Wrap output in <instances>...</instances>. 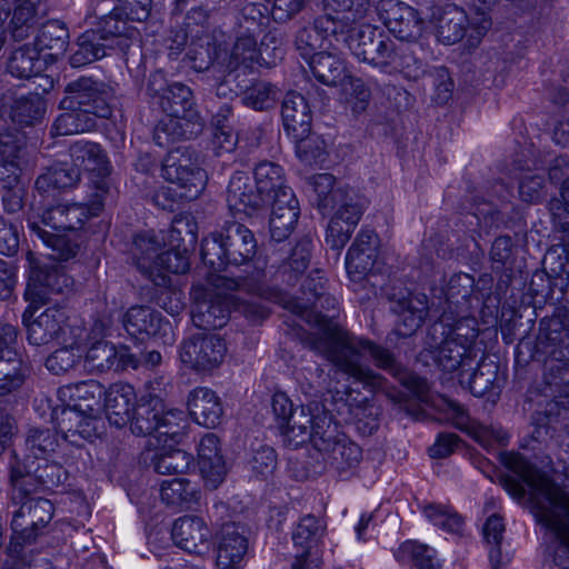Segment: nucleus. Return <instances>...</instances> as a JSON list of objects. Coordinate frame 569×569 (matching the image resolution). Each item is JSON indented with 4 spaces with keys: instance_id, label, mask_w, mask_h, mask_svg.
<instances>
[{
    "instance_id": "f257e3e1",
    "label": "nucleus",
    "mask_w": 569,
    "mask_h": 569,
    "mask_svg": "<svg viewBox=\"0 0 569 569\" xmlns=\"http://www.w3.org/2000/svg\"><path fill=\"white\" fill-rule=\"evenodd\" d=\"M286 308L318 328L317 332L306 336L303 345L328 360L337 371L362 383L371 391L383 390L386 379L365 363V360L370 358L376 367L388 371L417 392L422 391L426 381L409 377L389 349L355 336L335 321L337 300L327 291L309 303L288 300Z\"/></svg>"
},
{
    "instance_id": "f03ea898",
    "label": "nucleus",
    "mask_w": 569,
    "mask_h": 569,
    "mask_svg": "<svg viewBox=\"0 0 569 569\" xmlns=\"http://www.w3.org/2000/svg\"><path fill=\"white\" fill-rule=\"evenodd\" d=\"M502 462L519 477H502L503 488L519 501L528 497L537 521L553 532L569 553V493L520 453H506Z\"/></svg>"
},
{
    "instance_id": "7ed1b4c3",
    "label": "nucleus",
    "mask_w": 569,
    "mask_h": 569,
    "mask_svg": "<svg viewBox=\"0 0 569 569\" xmlns=\"http://www.w3.org/2000/svg\"><path fill=\"white\" fill-rule=\"evenodd\" d=\"M309 184L322 214L333 212L327 227L326 243L339 251L350 240L369 202L356 189L336 186V178L331 173L315 174L309 179Z\"/></svg>"
},
{
    "instance_id": "20e7f679",
    "label": "nucleus",
    "mask_w": 569,
    "mask_h": 569,
    "mask_svg": "<svg viewBox=\"0 0 569 569\" xmlns=\"http://www.w3.org/2000/svg\"><path fill=\"white\" fill-rule=\"evenodd\" d=\"M356 41L351 47L353 56L382 73H401L409 80H417L425 74V63L411 46L397 44L377 28H366Z\"/></svg>"
},
{
    "instance_id": "39448f33",
    "label": "nucleus",
    "mask_w": 569,
    "mask_h": 569,
    "mask_svg": "<svg viewBox=\"0 0 569 569\" xmlns=\"http://www.w3.org/2000/svg\"><path fill=\"white\" fill-rule=\"evenodd\" d=\"M257 252L253 232L237 221H227L219 232H212L201 244V258L214 272L229 266L248 264Z\"/></svg>"
},
{
    "instance_id": "423d86ee",
    "label": "nucleus",
    "mask_w": 569,
    "mask_h": 569,
    "mask_svg": "<svg viewBox=\"0 0 569 569\" xmlns=\"http://www.w3.org/2000/svg\"><path fill=\"white\" fill-rule=\"evenodd\" d=\"M448 319L447 316L437 319L428 328L417 361L425 367H435L446 372H460L466 367L472 368L477 353H471L463 345L446 336L443 326L448 323Z\"/></svg>"
},
{
    "instance_id": "0eeeda50",
    "label": "nucleus",
    "mask_w": 569,
    "mask_h": 569,
    "mask_svg": "<svg viewBox=\"0 0 569 569\" xmlns=\"http://www.w3.org/2000/svg\"><path fill=\"white\" fill-rule=\"evenodd\" d=\"M167 247L157 253L154 261L156 273L168 279V273H184L190 268V252L198 240V226L191 214L176 217L167 230Z\"/></svg>"
},
{
    "instance_id": "6e6552de",
    "label": "nucleus",
    "mask_w": 569,
    "mask_h": 569,
    "mask_svg": "<svg viewBox=\"0 0 569 569\" xmlns=\"http://www.w3.org/2000/svg\"><path fill=\"white\" fill-rule=\"evenodd\" d=\"M67 470L57 462L48 459H18L10 468V482L16 491L27 497L39 490L51 491L64 483Z\"/></svg>"
},
{
    "instance_id": "1a4fd4ad",
    "label": "nucleus",
    "mask_w": 569,
    "mask_h": 569,
    "mask_svg": "<svg viewBox=\"0 0 569 569\" xmlns=\"http://www.w3.org/2000/svg\"><path fill=\"white\" fill-rule=\"evenodd\" d=\"M347 24L335 21L332 14L317 17L309 26L299 28L293 36V47L296 51L305 59L309 60L325 47L340 50L349 49L347 38Z\"/></svg>"
},
{
    "instance_id": "9d476101",
    "label": "nucleus",
    "mask_w": 569,
    "mask_h": 569,
    "mask_svg": "<svg viewBox=\"0 0 569 569\" xmlns=\"http://www.w3.org/2000/svg\"><path fill=\"white\" fill-rule=\"evenodd\" d=\"M69 151L72 163L80 171L83 169L90 172V183L93 189L91 197L96 198L93 213H97L102 210L104 199L110 190L111 166L108 156L99 143L84 140L72 143Z\"/></svg>"
},
{
    "instance_id": "9b49d317",
    "label": "nucleus",
    "mask_w": 569,
    "mask_h": 569,
    "mask_svg": "<svg viewBox=\"0 0 569 569\" xmlns=\"http://www.w3.org/2000/svg\"><path fill=\"white\" fill-rule=\"evenodd\" d=\"M64 93L59 103L60 109L77 108L99 119L111 117L112 110L108 103L110 88L103 81L92 77H80L66 86Z\"/></svg>"
},
{
    "instance_id": "f8f14e48",
    "label": "nucleus",
    "mask_w": 569,
    "mask_h": 569,
    "mask_svg": "<svg viewBox=\"0 0 569 569\" xmlns=\"http://www.w3.org/2000/svg\"><path fill=\"white\" fill-rule=\"evenodd\" d=\"M332 411L340 422L352 425L361 436H371L379 428V407L361 392L347 388L332 397Z\"/></svg>"
},
{
    "instance_id": "ddd939ff",
    "label": "nucleus",
    "mask_w": 569,
    "mask_h": 569,
    "mask_svg": "<svg viewBox=\"0 0 569 569\" xmlns=\"http://www.w3.org/2000/svg\"><path fill=\"white\" fill-rule=\"evenodd\" d=\"M161 176L169 182L183 189L182 197L188 200L197 199L206 189L208 174L192 160L189 149H176L163 159Z\"/></svg>"
},
{
    "instance_id": "4468645a",
    "label": "nucleus",
    "mask_w": 569,
    "mask_h": 569,
    "mask_svg": "<svg viewBox=\"0 0 569 569\" xmlns=\"http://www.w3.org/2000/svg\"><path fill=\"white\" fill-rule=\"evenodd\" d=\"M54 513L52 502L44 498L26 499L13 512L11 529L16 546L32 543L43 533Z\"/></svg>"
},
{
    "instance_id": "2eb2a0df",
    "label": "nucleus",
    "mask_w": 569,
    "mask_h": 569,
    "mask_svg": "<svg viewBox=\"0 0 569 569\" xmlns=\"http://www.w3.org/2000/svg\"><path fill=\"white\" fill-rule=\"evenodd\" d=\"M224 340L214 333H198L180 346L181 361L196 371H210L219 367L226 356Z\"/></svg>"
},
{
    "instance_id": "dca6fc26",
    "label": "nucleus",
    "mask_w": 569,
    "mask_h": 569,
    "mask_svg": "<svg viewBox=\"0 0 569 569\" xmlns=\"http://www.w3.org/2000/svg\"><path fill=\"white\" fill-rule=\"evenodd\" d=\"M51 420L62 433L66 441L80 448L84 441H92L98 436L100 420L94 413L70 405L52 409Z\"/></svg>"
},
{
    "instance_id": "f3484780",
    "label": "nucleus",
    "mask_w": 569,
    "mask_h": 569,
    "mask_svg": "<svg viewBox=\"0 0 569 569\" xmlns=\"http://www.w3.org/2000/svg\"><path fill=\"white\" fill-rule=\"evenodd\" d=\"M88 18L97 19L91 24L100 31L104 41L116 50L126 52L130 47L129 26L123 11L119 10L116 0H91Z\"/></svg>"
},
{
    "instance_id": "a211bd4d",
    "label": "nucleus",
    "mask_w": 569,
    "mask_h": 569,
    "mask_svg": "<svg viewBox=\"0 0 569 569\" xmlns=\"http://www.w3.org/2000/svg\"><path fill=\"white\" fill-rule=\"evenodd\" d=\"M379 17L390 33L401 41H416L423 31L425 21L419 12L400 0H382Z\"/></svg>"
},
{
    "instance_id": "6ab92c4d",
    "label": "nucleus",
    "mask_w": 569,
    "mask_h": 569,
    "mask_svg": "<svg viewBox=\"0 0 569 569\" xmlns=\"http://www.w3.org/2000/svg\"><path fill=\"white\" fill-rule=\"evenodd\" d=\"M167 230H148L132 237L130 252L139 271L156 286L167 287L168 279L156 273L154 261L157 253L167 247Z\"/></svg>"
},
{
    "instance_id": "aec40b11",
    "label": "nucleus",
    "mask_w": 569,
    "mask_h": 569,
    "mask_svg": "<svg viewBox=\"0 0 569 569\" xmlns=\"http://www.w3.org/2000/svg\"><path fill=\"white\" fill-rule=\"evenodd\" d=\"M492 192L500 200V207L487 202L477 204L472 216L478 223L483 224L486 229L519 227L523 216L521 210L510 202L511 191L509 188L502 181H497L492 186Z\"/></svg>"
},
{
    "instance_id": "412c9836",
    "label": "nucleus",
    "mask_w": 569,
    "mask_h": 569,
    "mask_svg": "<svg viewBox=\"0 0 569 569\" xmlns=\"http://www.w3.org/2000/svg\"><path fill=\"white\" fill-rule=\"evenodd\" d=\"M391 311L397 316L395 332L399 337L413 336L425 323L429 312H436L435 303H429L427 295L408 292L391 301Z\"/></svg>"
},
{
    "instance_id": "4be33fe9",
    "label": "nucleus",
    "mask_w": 569,
    "mask_h": 569,
    "mask_svg": "<svg viewBox=\"0 0 569 569\" xmlns=\"http://www.w3.org/2000/svg\"><path fill=\"white\" fill-rule=\"evenodd\" d=\"M429 16V22L436 30L438 40L443 44H455L466 38L469 49H475L469 43L471 18L465 10L453 3L433 6Z\"/></svg>"
},
{
    "instance_id": "5701e85b",
    "label": "nucleus",
    "mask_w": 569,
    "mask_h": 569,
    "mask_svg": "<svg viewBox=\"0 0 569 569\" xmlns=\"http://www.w3.org/2000/svg\"><path fill=\"white\" fill-rule=\"evenodd\" d=\"M536 352L545 359L565 363L569 369V323L558 317L541 319Z\"/></svg>"
},
{
    "instance_id": "b1692460",
    "label": "nucleus",
    "mask_w": 569,
    "mask_h": 569,
    "mask_svg": "<svg viewBox=\"0 0 569 569\" xmlns=\"http://www.w3.org/2000/svg\"><path fill=\"white\" fill-rule=\"evenodd\" d=\"M67 320L66 310L59 307H49L33 319L32 306H29L22 315L27 339L33 346H44L58 339L63 332Z\"/></svg>"
},
{
    "instance_id": "393cba45",
    "label": "nucleus",
    "mask_w": 569,
    "mask_h": 569,
    "mask_svg": "<svg viewBox=\"0 0 569 569\" xmlns=\"http://www.w3.org/2000/svg\"><path fill=\"white\" fill-rule=\"evenodd\" d=\"M94 197L90 200L89 206L80 203L70 204H57L49 207L43 210L41 214L32 216L36 220L40 221V224L50 230L57 232H71L80 230L84 222L91 216H98L100 211L94 212L93 201Z\"/></svg>"
},
{
    "instance_id": "a878e982",
    "label": "nucleus",
    "mask_w": 569,
    "mask_h": 569,
    "mask_svg": "<svg viewBox=\"0 0 569 569\" xmlns=\"http://www.w3.org/2000/svg\"><path fill=\"white\" fill-rule=\"evenodd\" d=\"M248 530L237 522H224L219 531L217 569H240L248 551Z\"/></svg>"
},
{
    "instance_id": "bb28decb",
    "label": "nucleus",
    "mask_w": 569,
    "mask_h": 569,
    "mask_svg": "<svg viewBox=\"0 0 569 569\" xmlns=\"http://www.w3.org/2000/svg\"><path fill=\"white\" fill-rule=\"evenodd\" d=\"M227 203L231 211L252 217L267 206V200L252 184L248 172L236 171L228 183Z\"/></svg>"
},
{
    "instance_id": "cd10ccee",
    "label": "nucleus",
    "mask_w": 569,
    "mask_h": 569,
    "mask_svg": "<svg viewBox=\"0 0 569 569\" xmlns=\"http://www.w3.org/2000/svg\"><path fill=\"white\" fill-rule=\"evenodd\" d=\"M379 239L371 229H361L349 248L346 269L353 281L362 280L373 268L378 257Z\"/></svg>"
},
{
    "instance_id": "c85d7f7f",
    "label": "nucleus",
    "mask_w": 569,
    "mask_h": 569,
    "mask_svg": "<svg viewBox=\"0 0 569 569\" xmlns=\"http://www.w3.org/2000/svg\"><path fill=\"white\" fill-rule=\"evenodd\" d=\"M204 128V120L197 109L186 112L184 116H171L161 119L154 127V141L164 146L179 140L197 138Z\"/></svg>"
},
{
    "instance_id": "c756f323",
    "label": "nucleus",
    "mask_w": 569,
    "mask_h": 569,
    "mask_svg": "<svg viewBox=\"0 0 569 569\" xmlns=\"http://www.w3.org/2000/svg\"><path fill=\"white\" fill-rule=\"evenodd\" d=\"M123 328L129 336L143 340L144 337L164 336L170 322L156 309L133 306L122 317Z\"/></svg>"
},
{
    "instance_id": "7c9ffc66",
    "label": "nucleus",
    "mask_w": 569,
    "mask_h": 569,
    "mask_svg": "<svg viewBox=\"0 0 569 569\" xmlns=\"http://www.w3.org/2000/svg\"><path fill=\"white\" fill-rule=\"evenodd\" d=\"M171 537L178 548L189 553L201 555L209 549L210 530L203 519L196 516L177 519Z\"/></svg>"
},
{
    "instance_id": "2f4dec72",
    "label": "nucleus",
    "mask_w": 569,
    "mask_h": 569,
    "mask_svg": "<svg viewBox=\"0 0 569 569\" xmlns=\"http://www.w3.org/2000/svg\"><path fill=\"white\" fill-rule=\"evenodd\" d=\"M471 368L466 367L459 372V382L468 388L475 397L489 395L492 401L499 397L501 385L499 379V366L495 361L481 360L477 368L469 373Z\"/></svg>"
},
{
    "instance_id": "473e14b6",
    "label": "nucleus",
    "mask_w": 569,
    "mask_h": 569,
    "mask_svg": "<svg viewBox=\"0 0 569 569\" xmlns=\"http://www.w3.org/2000/svg\"><path fill=\"white\" fill-rule=\"evenodd\" d=\"M137 405L136 391L128 383H113L106 390V415L109 422L118 428H122L131 421Z\"/></svg>"
},
{
    "instance_id": "72a5a7b5",
    "label": "nucleus",
    "mask_w": 569,
    "mask_h": 569,
    "mask_svg": "<svg viewBox=\"0 0 569 569\" xmlns=\"http://www.w3.org/2000/svg\"><path fill=\"white\" fill-rule=\"evenodd\" d=\"M70 284V278L60 269L41 268L31 276L24 296L32 305H44L50 293H62Z\"/></svg>"
},
{
    "instance_id": "f704fd0d",
    "label": "nucleus",
    "mask_w": 569,
    "mask_h": 569,
    "mask_svg": "<svg viewBox=\"0 0 569 569\" xmlns=\"http://www.w3.org/2000/svg\"><path fill=\"white\" fill-rule=\"evenodd\" d=\"M188 410L200 426L216 428L223 416V407L218 395L206 387L196 388L189 393Z\"/></svg>"
},
{
    "instance_id": "c9c22d12",
    "label": "nucleus",
    "mask_w": 569,
    "mask_h": 569,
    "mask_svg": "<svg viewBox=\"0 0 569 569\" xmlns=\"http://www.w3.org/2000/svg\"><path fill=\"white\" fill-rule=\"evenodd\" d=\"M327 9L332 10L336 14H332L335 21L343 22L347 24V38L349 40V50L356 43L359 34L366 28H373L370 24L356 26V23L362 20L369 8V0H323Z\"/></svg>"
},
{
    "instance_id": "e433bc0d",
    "label": "nucleus",
    "mask_w": 569,
    "mask_h": 569,
    "mask_svg": "<svg viewBox=\"0 0 569 569\" xmlns=\"http://www.w3.org/2000/svg\"><path fill=\"white\" fill-rule=\"evenodd\" d=\"M283 128L290 137H305L311 131L312 116L306 98L288 92L281 103Z\"/></svg>"
},
{
    "instance_id": "4c0bfd02",
    "label": "nucleus",
    "mask_w": 569,
    "mask_h": 569,
    "mask_svg": "<svg viewBox=\"0 0 569 569\" xmlns=\"http://www.w3.org/2000/svg\"><path fill=\"white\" fill-rule=\"evenodd\" d=\"M318 453L325 466L339 475L356 468L362 458L361 448L343 433L330 442L328 450H320Z\"/></svg>"
},
{
    "instance_id": "58836bf2",
    "label": "nucleus",
    "mask_w": 569,
    "mask_h": 569,
    "mask_svg": "<svg viewBox=\"0 0 569 569\" xmlns=\"http://www.w3.org/2000/svg\"><path fill=\"white\" fill-rule=\"evenodd\" d=\"M76 47L77 49L69 59L73 68H80L100 60L114 50L110 43L104 41L103 36L94 27L78 37Z\"/></svg>"
},
{
    "instance_id": "ea45409f",
    "label": "nucleus",
    "mask_w": 569,
    "mask_h": 569,
    "mask_svg": "<svg viewBox=\"0 0 569 569\" xmlns=\"http://www.w3.org/2000/svg\"><path fill=\"white\" fill-rule=\"evenodd\" d=\"M476 281L472 276L468 273L453 274L442 293L445 302L441 306L442 310H453L461 312H469L472 308V300H479L475 296Z\"/></svg>"
},
{
    "instance_id": "a19ab883",
    "label": "nucleus",
    "mask_w": 569,
    "mask_h": 569,
    "mask_svg": "<svg viewBox=\"0 0 569 569\" xmlns=\"http://www.w3.org/2000/svg\"><path fill=\"white\" fill-rule=\"evenodd\" d=\"M307 62L313 78L327 87H338L348 78L346 62L336 53L320 51Z\"/></svg>"
},
{
    "instance_id": "79ce46f5",
    "label": "nucleus",
    "mask_w": 569,
    "mask_h": 569,
    "mask_svg": "<svg viewBox=\"0 0 569 569\" xmlns=\"http://www.w3.org/2000/svg\"><path fill=\"white\" fill-rule=\"evenodd\" d=\"M447 316L448 323L443 326L445 333L448 338L455 340L459 345H463L466 349L471 353H477L475 349V342L478 337L477 320L469 312L442 310L438 319H443Z\"/></svg>"
},
{
    "instance_id": "37998d69",
    "label": "nucleus",
    "mask_w": 569,
    "mask_h": 569,
    "mask_svg": "<svg viewBox=\"0 0 569 569\" xmlns=\"http://www.w3.org/2000/svg\"><path fill=\"white\" fill-rule=\"evenodd\" d=\"M28 228L32 234L52 250L50 257L54 260L68 261L76 257L79 243L67 232L50 231L40 224L33 217L27 219Z\"/></svg>"
},
{
    "instance_id": "c03bdc74",
    "label": "nucleus",
    "mask_w": 569,
    "mask_h": 569,
    "mask_svg": "<svg viewBox=\"0 0 569 569\" xmlns=\"http://www.w3.org/2000/svg\"><path fill=\"white\" fill-rule=\"evenodd\" d=\"M545 392L557 408L569 410V369L565 363L545 359Z\"/></svg>"
},
{
    "instance_id": "a18cd8bd",
    "label": "nucleus",
    "mask_w": 569,
    "mask_h": 569,
    "mask_svg": "<svg viewBox=\"0 0 569 569\" xmlns=\"http://www.w3.org/2000/svg\"><path fill=\"white\" fill-rule=\"evenodd\" d=\"M80 170L72 161L57 162L37 178L36 189L40 193H49L54 190L72 188L80 181Z\"/></svg>"
},
{
    "instance_id": "49530a36",
    "label": "nucleus",
    "mask_w": 569,
    "mask_h": 569,
    "mask_svg": "<svg viewBox=\"0 0 569 569\" xmlns=\"http://www.w3.org/2000/svg\"><path fill=\"white\" fill-rule=\"evenodd\" d=\"M229 317L230 303L221 298L199 301L191 311L193 325L203 330L222 328Z\"/></svg>"
},
{
    "instance_id": "de8ad7c7",
    "label": "nucleus",
    "mask_w": 569,
    "mask_h": 569,
    "mask_svg": "<svg viewBox=\"0 0 569 569\" xmlns=\"http://www.w3.org/2000/svg\"><path fill=\"white\" fill-rule=\"evenodd\" d=\"M218 281L220 283L217 286L226 290L243 291L263 299H272L276 296L274 290L268 284L266 271L261 268H253L244 277H220Z\"/></svg>"
},
{
    "instance_id": "09e8293b",
    "label": "nucleus",
    "mask_w": 569,
    "mask_h": 569,
    "mask_svg": "<svg viewBox=\"0 0 569 569\" xmlns=\"http://www.w3.org/2000/svg\"><path fill=\"white\" fill-rule=\"evenodd\" d=\"M60 447V437L56 430L43 427L30 428L24 438V455L22 459H48Z\"/></svg>"
},
{
    "instance_id": "8fccbe9b",
    "label": "nucleus",
    "mask_w": 569,
    "mask_h": 569,
    "mask_svg": "<svg viewBox=\"0 0 569 569\" xmlns=\"http://www.w3.org/2000/svg\"><path fill=\"white\" fill-rule=\"evenodd\" d=\"M121 346L116 347L108 341H97L84 356V368L91 373H102L109 370L120 371Z\"/></svg>"
},
{
    "instance_id": "3c124183",
    "label": "nucleus",
    "mask_w": 569,
    "mask_h": 569,
    "mask_svg": "<svg viewBox=\"0 0 569 569\" xmlns=\"http://www.w3.org/2000/svg\"><path fill=\"white\" fill-rule=\"evenodd\" d=\"M161 500L180 510L190 509L199 500V490L187 478L164 480L160 488Z\"/></svg>"
},
{
    "instance_id": "603ef678",
    "label": "nucleus",
    "mask_w": 569,
    "mask_h": 569,
    "mask_svg": "<svg viewBox=\"0 0 569 569\" xmlns=\"http://www.w3.org/2000/svg\"><path fill=\"white\" fill-rule=\"evenodd\" d=\"M193 457L184 450L170 445L154 451L150 458V467L159 475H181L189 470Z\"/></svg>"
},
{
    "instance_id": "864d4df0",
    "label": "nucleus",
    "mask_w": 569,
    "mask_h": 569,
    "mask_svg": "<svg viewBox=\"0 0 569 569\" xmlns=\"http://www.w3.org/2000/svg\"><path fill=\"white\" fill-rule=\"evenodd\" d=\"M69 29L60 20H49L41 24L39 33L36 37L34 46L39 51L52 50L53 54L63 53L69 43Z\"/></svg>"
},
{
    "instance_id": "5fc2aeb1",
    "label": "nucleus",
    "mask_w": 569,
    "mask_h": 569,
    "mask_svg": "<svg viewBox=\"0 0 569 569\" xmlns=\"http://www.w3.org/2000/svg\"><path fill=\"white\" fill-rule=\"evenodd\" d=\"M40 51L36 46L23 44L16 49L9 61V72L21 79H29L40 73L42 63L40 61Z\"/></svg>"
},
{
    "instance_id": "6e6d98bb",
    "label": "nucleus",
    "mask_w": 569,
    "mask_h": 569,
    "mask_svg": "<svg viewBox=\"0 0 569 569\" xmlns=\"http://www.w3.org/2000/svg\"><path fill=\"white\" fill-rule=\"evenodd\" d=\"M40 18L34 3H18L12 11L9 31L14 41H23L39 27Z\"/></svg>"
},
{
    "instance_id": "4d7b16f0",
    "label": "nucleus",
    "mask_w": 569,
    "mask_h": 569,
    "mask_svg": "<svg viewBox=\"0 0 569 569\" xmlns=\"http://www.w3.org/2000/svg\"><path fill=\"white\" fill-rule=\"evenodd\" d=\"M268 13L262 3H247L238 17L236 33L259 37L270 23Z\"/></svg>"
},
{
    "instance_id": "13d9d810",
    "label": "nucleus",
    "mask_w": 569,
    "mask_h": 569,
    "mask_svg": "<svg viewBox=\"0 0 569 569\" xmlns=\"http://www.w3.org/2000/svg\"><path fill=\"white\" fill-rule=\"evenodd\" d=\"M63 112L54 120L52 133L56 136H68L91 131L97 127V117L84 113L77 108L62 109Z\"/></svg>"
},
{
    "instance_id": "bf43d9fd",
    "label": "nucleus",
    "mask_w": 569,
    "mask_h": 569,
    "mask_svg": "<svg viewBox=\"0 0 569 569\" xmlns=\"http://www.w3.org/2000/svg\"><path fill=\"white\" fill-rule=\"evenodd\" d=\"M120 361L121 370H153L161 365L162 356L158 350L138 343L133 347L121 345Z\"/></svg>"
},
{
    "instance_id": "052dcab7",
    "label": "nucleus",
    "mask_w": 569,
    "mask_h": 569,
    "mask_svg": "<svg viewBox=\"0 0 569 569\" xmlns=\"http://www.w3.org/2000/svg\"><path fill=\"white\" fill-rule=\"evenodd\" d=\"M158 106L167 117L184 116L186 112L197 109L192 90L181 82H171V89L159 99Z\"/></svg>"
},
{
    "instance_id": "680f3d73",
    "label": "nucleus",
    "mask_w": 569,
    "mask_h": 569,
    "mask_svg": "<svg viewBox=\"0 0 569 569\" xmlns=\"http://www.w3.org/2000/svg\"><path fill=\"white\" fill-rule=\"evenodd\" d=\"M231 63L252 68L254 64L270 66V61L263 56L260 46H257V38L247 34H237L231 51Z\"/></svg>"
},
{
    "instance_id": "e2e57ef3",
    "label": "nucleus",
    "mask_w": 569,
    "mask_h": 569,
    "mask_svg": "<svg viewBox=\"0 0 569 569\" xmlns=\"http://www.w3.org/2000/svg\"><path fill=\"white\" fill-rule=\"evenodd\" d=\"M162 406L156 401L138 403L132 415L130 429L137 436H152L159 428V419L162 413Z\"/></svg>"
},
{
    "instance_id": "0e129e2a",
    "label": "nucleus",
    "mask_w": 569,
    "mask_h": 569,
    "mask_svg": "<svg viewBox=\"0 0 569 569\" xmlns=\"http://www.w3.org/2000/svg\"><path fill=\"white\" fill-rule=\"evenodd\" d=\"M312 417L310 412L300 409L291 421L280 428L283 443L291 448L297 449L306 442H311L312 431H310Z\"/></svg>"
},
{
    "instance_id": "69168bd1",
    "label": "nucleus",
    "mask_w": 569,
    "mask_h": 569,
    "mask_svg": "<svg viewBox=\"0 0 569 569\" xmlns=\"http://www.w3.org/2000/svg\"><path fill=\"white\" fill-rule=\"evenodd\" d=\"M254 183L267 202L271 193L284 187L283 169L272 161H261L253 169Z\"/></svg>"
},
{
    "instance_id": "338daca9",
    "label": "nucleus",
    "mask_w": 569,
    "mask_h": 569,
    "mask_svg": "<svg viewBox=\"0 0 569 569\" xmlns=\"http://www.w3.org/2000/svg\"><path fill=\"white\" fill-rule=\"evenodd\" d=\"M44 111V101L40 96H23L14 101L11 108V119L20 126H30L40 120Z\"/></svg>"
},
{
    "instance_id": "774afa93",
    "label": "nucleus",
    "mask_w": 569,
    "mask_h": 569,
    "mask_svg": "<svg viewBox=\"0 0 569 569\" xmlns=\"http://www.w3.org/2000/svg\"><path fill=\"white\" fill-rule=\"evenodd\" d=\"M296 142V153L306 166H319L327 159L326 143L311 131L305 137H292Z\"/></svg>"
}]
</instances>
